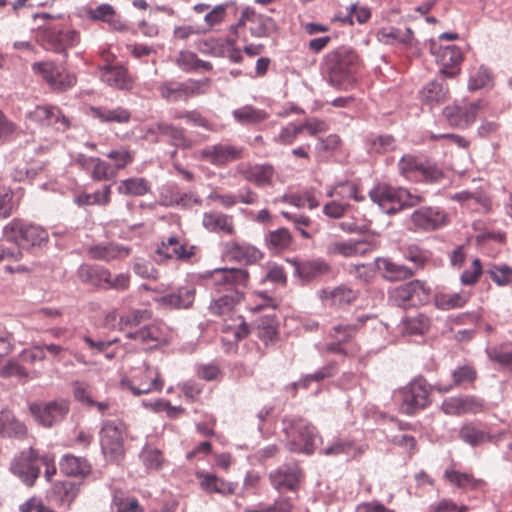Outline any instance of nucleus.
<instances>
[{
    "label": "nucleus",
    "mask_w": 512,
    "mask_h": 512,
    "mask_svg": "<svg viewBox=\"0 0 512 512\" xmlns=\"http://www.w3.org/2000/svg\"><path fill=\"white\" fill-rule=\"evenodd\" d=\"M376 39L385 45H399L402 49L412 53L419 50L418 41L409 27L404 30L393 26L382 27L377 31Z\"/></svg>",
    "instance_id": "6ab92c4d"
},
{
    "label": "nucleus",
    "mask_w": 512,
    "mask_h": 512,
    "mask_svg": "<svg viewBox=\"0 0 512 512\" xmlns=\"http://www.w3.org/2000/svg\"><path fill=\"white\" fill-rule=\"evenodd\" d=\"M423 103L434 106L445 102L449 97V89L446 85L437 81L427 83L420 92Z\"/></svg>",
    "instance_id": "37998d69"
},
{
    "label": "nucleus",
    "mask_w": 512,
    "mask_h": 512,
    "mask_svg": "<svg viewBox=\"0 0 512 512\" xmlns=\"http://www.w3.org/2000/svg\"><path fill=\"white\" fill-rule=\"evenodd\" d=\"M131 249L115 243H105L90 246L87 253L91 259L111 262L129 256Z\"/></svg>",
    "instance_id": "a878e982"
},
{
    "label": "nucleus",
    "mask_w": 512,
    "mask_h": 512,
    "mask_svg": "<svg viewBox=\"0 0 512 512\" xmlns=\"http://www.w3.org/2000/svg\"><path fill=\"white\" fill-rule=\"evenodd\" d=\"M126 427L120 420H106L100 432L103 454L111 461H118L124 456V435Z\"/></svg>",
    "instance_id": "1a4fd4ad"
},
{
    "label": "nucleus",
    "mask_w": 512,
    "mask_h": 512,
    "mask_svg": "<svg viewBox=\"0 0 512 512\" xmlns=\"http://www.w3.org/2000/svg\"><path fill=\"white\" fill-rule=\"evenodd\" d=\"M487 354L490 360L512 371V342L490 348Z\"/></svg>",
    "instance_id": "603ef678"
},
{
    "label": "nucleus",
    "mask_w": 512,
    "mask_h": 512,
    "mask_svg": "<svg viewBox=\"0 0 512 512\" xmlns=\"http://www.w3.org/2000/svg\"><path fill=\"white\" fill-rule=\"evenodd\" d=\"M327 196L335 198L341 203L346 200L354 199L357 202L363 201L364 196L360 193L359 186L353 181H345L331 186L327 191Z\"/></svg>",
    "instance_id": "c9c22d12"
},
{
    "label": "nucleus",
    "mask_w": 512,
    "mask_h": 512,
    "mask_svg": "<svg viewBox=\"0 0 512 512\" xmlns=\"http://www.w3.org/2000/svg\"><path fill=\"white\" fill-rule=\"evenodd\" d=\"M412 305H423L429 302L431 288L424 281L412 280L408 282Z\"/></svg>",
    "instance_id": "052dcab7"
},
{
    "label": "nucleus",
    "mask_w": 512,
    "mask_h": 512,
    "mask_svg": "<svg viewBox=\"0 0 512 512\" xmlns=\"http://www.w3.org/2000/svg\"><path fill=\"white\" fill-rule=\"evenodd\" d=\"M459 437L471 446H478L492 440V437L487 432L477 429L473 425L463 426L460 429Z\"/></svg>",
    "instance_id": "864d4df0"
},
{
    "label": "nucleus",
    "mask_w": 512,
    "mask_h": 512,
    "mask_svg": "<svg viewBox=\"0 0 512 512\" xmlns=\"http://www.w3.org/2000/svg\"><path fill=\"white\" fill-rule=\"evenodd\" d=\"M410 220L415 230L430 231L446 225L447 215L436 208L422 207L412 213Z\"/></svg>",
    "instance_id": "412c9836"
},
{
    "label": "nucleus",
    "mask_w": 512,
    "mask_h": 512,
    "mask_svg": "<svg viewBox=\"0 0 512 512\" xmlns=\"http://www.w3.org/2000/svg\"><path fill=\"white\" fill-rule=\"evenodd\" d=\"M485 408L484 401L475 396L450 397L441 404V410L450 416L476 414Z\"/></svg>",
    "instance_id": "aec40b11"
},
{
    "label": "nucleus",
    "mask_w": 512,
    "mask_h": 512,
    "mask_svg": "<svg viewBox=\"0 0 512 512\" xmlns=\"http://www.w3.org/2000/svg\"><path fill=\"white\" fill-rule=\"evenodd\" d=\"M284 201L298 208L308 207L309 209L317 208L320 204L315 193L310 190L285 196Z\"/></svg>",
    "instance_id": "bf43d9fd"
},
{
    "label": "nucleus",
    "mask_w": 512,
    "mask_h": 512,
    "mask_svg": "<svg viewBox=\"0 0 512 512\" xmlns=\"http://www.w3.org/2000/svg\"><path fill=\"white\" fill-rule=\"evenodd\" d=\"M78 274L82 281L106 289L111 272L102 266L84 264L79 268Z\"/></svg>",
    "instance_id": "72a5a7b5"
},
{
    "label": "nucleus",
    "mask_w": 512,
    "mask_h": 512,
    "mask_svg": "<svg viewBox=\"0 0 512 512\" xmlns=\"http://www.w3.org/2000/svg\"><path fill=\"white\" fill-rule=\"evenodd\" d=\"M302 477L303 472L297 465L283 466L269 474V480L277 490H296Z\"/></svg>",
    "instance_id": "4be33fe9"
},
{
    "label": "nucleus",
    "mask_w": 512,
    "mask_h": 512,
    "mask_svg": "<svg viewBox=\"0 0 512 512\" xmlns=\"http://www.w3.org/2000/svg\"><path fill=\"white\" fill-rule=\"evenodd\" d=\"M266 244L271 251L280 252L290 247L292 236L288 229L279 228L266 235Z\"/></svg>",
    "instance_id": "09e8293b"
},
{
    "label": "nucleus",
    "mask_w": 512,
    "mask_h": 512,
    "mask_svg": "<svg viewBox=\"0 0 512 512\" xmlns=\"http://www.w3.org/2000/svg\"><path fill=\"white\" fill-rule=\"evenodd\" d=\"M70 410L69 401L57 399L49 402H33L29 405L31 415L41 425L52 427L61 422Z\"/></svg>",
    "instance_id": "ddd939ff"
},
{
    "label": "nucleus",
    "mask_w": 512,
    "mask_h": 512,
    "mask_svg": "<svg viewBox=\"0 0 512 512\" xmlns=\"http://www.w3.org/2000/svg\"><path fill=\"white\" fill-rule=\"evenodd\" d=\"M492 86V75L487 68L480 67L469 78L468 89L476 91Z\"/></svg>",
    "instance_id": "69168bd1"
},
{
    "label": "nucleus",
    "mask_w": 512,
    "mask_h": 512,
    "mask_svg": "<svg viewBox=\"0 0 512 512\" xmlns=\"http://www.w3.org/2000/svg\"><path fill=\"white\" fill-rule=\"evenodd\" d=\"M321 297L330 300L333 305L342 306L351 304L357 298V292L346 286H339L334 289H323Z\"/></svg>",
    "instance_id": "c03bdc74"
},
{
    "label": "nucleus",
    "mask_w": 512,
    "mask_h": 512,
    "mask_svg": "<svg viewBox=\"0 0 512 512\" xmlns=\"http://www.w3.org/2000/svg\"><path fill=\"white\" fill-rule=\"evenodd\" d=\"M293 504L288 497H281L271 505L259 504L247 512H292Z\"/></svg>",
    "instance_id": "774afa93"
},
{
    "label": "nucleus",
    "mask_w": 512,
    "mask_h": 512,
    "mask_svg": "<svg viewBox=\"0 0 512 512\" xmlns=\"http://www.w3.org/2000/svg\"><path fill=\"white\" fill-rule=\"evenodd\" d=\"M283 431L290 451L311 455L321 437L309 421L302 417H286L283 419Z\"/></svg>",
    "instance_id": "7ed1b4c3"
},
{
    "label": "nucleus",
    "mask_w": 512,
    "mask_h": 512,
    "mask_svg": "<svg viewBox=\"0 0 512 512\" xmlns=\"http://www.w3.org/2000/svg\"><path fill=\"white\" fill-rule=\"evenodd\" d=\"M40 454L34 448L22 451L11 463V472L27 486H33L40 474Z\"/></svg>",
    "instance_id": "2eb2a0df"
},
{
    "label": "nucleus",
    "mask_w": 512,
    "mask_h": 512,
    "mask_svg": "<svg viewBox=\"0 0 512 512\" xmlns=\"http://www.w3.org/2000/svg\"><path fill=\"white\" fill-rule=\"evenodd\" d=\"M204 279L207 286L223 293L211 302L210 312L217 316H227L244 299L249 274L240 268H217L205 274Z\"/></svg>",
    "instance_id": "f257e3e1"
},
{
    "label": "nucleus",
    "mask_w": 512,
    "mask_h": 512,
    "mask_svg": "<svg viewBox=\"0 0 512 512\" xmlns=\"http://www.w3.org/2000/svg\"><path fill=\"white\" fill-rule=\"evenodd\" d=\"M482 273V263L479 258H475L471 265L462 272L460 282L465 286H473L479 281Z\"/></svg>",
    "instance_id": "338daca9"
},
{
    "label": "nucleus",
    "mask_w": 512,
    "mask_h": 512,
    "mask_svg": "<svg viewBox=\"0 0 512 512\" xmlns=\"http://www.w3.org/2000/svg\"><path fill=\"white\" fill-rule=\"evenodd\" d=\"M296 272L300 278L310 281L331 272L330 265L320 259L307 260L296 264Z\"/></svg>",
    "instance_id": "f704fd0d"
},
{
    "label": "nucleus",
    "mask_w": 512,
    "mask_h": 512,
    "mask_svg": "<svg viewBox=\"0 0 512 512\" xmlns=\"http://www.w3.org/2000/svg\"><path fill=\"white\" fill-rule=\"evenodd\" d=\"M241 176L259 188L273 185L275 170L270 164L249 165L240 171Z\"/></svg>",
    "instance_id": "393cba45"
},
{
    "label": "nucleus",
    "mask_w": 512,
    "mask_h": 512,
    "mask_svg": "<svg viewBox=\"0 0 512 512\" xmlns=\"http://www.w3.org/2000/svg\"><path fill=\"white\" fill-rule=\"evenodd\" d=\"M135 156V151L129 149L126 146H121L112 149L108 153H106V157L113 162V165H111V167L115 169L116 174L119 170H123L127 166L131 165L135 160Z\"/></svg>",
    "instance_id": "de8ad7c7"
},
{
    "label": "nucleus",
    "mask_w": 512,
    "mask_h": 512,
    "mask_svg": "<svg viewBox=\"0 0 512 512\" xmlns=\"http://www.w3.org/2000/svg\"><path fill=\"white\" fill-rule=\"evenodd\" d=\"M150 190L148 181L141 177H131L121 180L117 191L122 195L143 196Z\"/></svg>",
    "instance_id": "a18cd8bd"
},
{
    "label": "nucleus",
    "mask_w": 512,
    "mask_h": 512,
    "mask_svg": "<svg viewBox=\"0 0 512 512\" xmlns=\"http://www.w3.org/2000/svg\"><path fill=\"white\" fill-rule=\"evenodd\" d=\"M375 266L382 277L390 282L403 281L414 275V270L388 257L377 258Z\"/></svg>",
    "instance_id": "b1692460"
},
{
    "label": "nucleus",
    "mask_w": 512,
    "mask_h": 512,
    "mask_svg": "<svg viewBox=\"0 0 512 512\" xmlns=\"http://www.w3.org/2000/svg\"><path fill=\"white\" fill-rule=\"evenodd\" d=\"M362 68L359 55L346 47H338L324 57L323 70L328 82L337 88H342L354 81Z\"/></svg>",
    "instance_id": "f03ea898"
},
{
    "label": "nucleus",
    "mask_w": 512,
    "mask_h": 512,
    "mask_svg": "<svg viewBox=\"0 0 512 512\" xmlns=\"http://www.w3.org/2000/svg\"><path fill=\"white\" fill-rule=\"evenodd\" d=\"M301 133V124L290 122L281 128L279 134L274 137V142L285 146L292 145Z\"/></svg>",
    "instance_id": "0e129e2a"
},
{
    "label": "nucleus",
    "mask_w": 512,
    "mask_h": 512,
    "mask_svg": "<svg viewBox=\"0 0 512 512\" xmlns=\"http://www.w3.org/2000/svg\"><path fill=\"white\" fill-rule=\"evenodd\" d=\"M93 165L91 170V177L95 181H108L117 176L115 169L111 167V164L100 158H91Z\"/></svg>",
    "instance_id": "e2e57ef3"
},
{
    "label": "nucleus",
    "mask_w": 512,
    "mask_h": 512,
    "mask_svg": "<svg viewBox=\"0 0 512 512\" xmlns=\"http://www.w3.org/2000/svg\"><path fill=\"white\" fill-rule=\"evenodd\" d=\"M452 385L441 386L436 385L434 388L440 393L449 392L454 386L473 383L477 379V371L472 365H462L452 371Z\"/></svg>",
    "instance_id": "79ce46f5"
},
{
    "label": "nucleus",
    "mask_w": 512,
    "mask_h": 512,
    "mask_svg": "<svg viewBox=\"0 0 512 512\" xmlns=\"http://www.w3.org/2000/svg\"><path fill=\"white\" fill-rule=\"evenodd\" d=\"M127 337L139 342L146 350L157 349L169 342L168 330L161 322L146 325L133 333H128Z\"/></svg>",
    "instance_id": "a211bd4d"
},
{
    "label": "nucleus",
    "mask_w": 512,
    "mask_h": 512,
    "mask_svg": "<svg viewBox=\"0 0 512 512\" xmlns=\"http://www.w3.org/2000/svg\"><path fill=\"white\" fill-rule=\"evenodd\" d=\"M60 469L68 476L85 477L90 474L91 465L85 458L68 454L61 459Z\"/></svg>",
    "instance_id": "a19ab883"
},
{
    "label": "nucleus",
    "mask_w": 512,
    "mask_h": 512,
    "mask_svg": "<svg viewBox=\"0 0 512 512\" xmlns=\"http://www.w3.org/2000/svg\"><path fill=\"white\" fill-rule=\"evenodd\" d=\"M81 41L80 33L74 29H64L54 25L46 26L41 33V43L46 50L65 54L76 47Z\"/></svg>",
    "instance_id": "9b49d317"
},
{
    "label": "nucleus",
    "mask_w": 512,
    "mask_h": 512,
    "mask_svg": "<svg viewBox=\"0 0 512 512\" xmlns=\"http://www.w3.org/2000/svg\"><path fill=\"white\" fill-rule=\"evenodd\" d=\"M370 198L387 214H395L405 207H412L424 201L422 195H414L403 188L378 184L370 193Z\"/></svg>",
    "instance_id": "20e7f679"
},
{
    "label": "nucleus",
    "mask_w": 512,
    "mask_h": 512,
    "mask_svg": "<svg viewBox=\"0 0 512 512\" xmlns=\"http://www.w3.org/2000/svg\"><path fill=\"white\" fill-rule=\"evenodd\" d=\"M429 49L436 62L441 66L440 73L442 75L454 78L460 73L461 64L464 60L460 47L455 44L442 45V43L431 39Z\"/></svg>",
    "instance_id": "9d476101"
},
{
    "label": "nucleus",
    "mask_w": 512,
    "mask_h": 512,
    "mask_svg": "<svg viewBox=\"0 0 512 512\" xmlns=\"http://www.w3.org/2000/svg\"><path fill=\"white\" fill-rule=\"evenodd\" d=\"M444 479L463 490H476L484 484L483 480L476 479L472 474L456 470L454 464L445 470Z\"/></svg>",
    "instance_id": "7c9ffc66"
},
{
    "label": "nucleus",
    "mask_w": 512,
    "mask_h": 512,
    "mask_svg": "<svg viewBox=\"0 0 512 512\" xmlns=\"http://www.w3.org/2000/svg\"><path fill=\"white\" fill-rule=\"evenodd\" d=\"M3 234L7 241L23 248L41 245L48 240V234L43 228L19 219H14L7 224Z\"/></svg>",
    "instance_id": "6e6552de"
},
{
    "label": "nucleus",
    "mask_w": 512,
    "mask_h": 512,
    "mask_svg": "<svg viewBox=\"0 0 512 512\" xmlns=\"http://www.w3.org/2000/svg\"><path fill=\"white\" fill-rule=\"evenodd\" d=\"M398 168L401 175L412 181L436 182L443 178V172L436 164L411 154L399 160Z\"/></svg>",
    "instance_id": "0eeeda50"
},
{
    "label": "nucleus",
    "mask_w": 512,
    "mask_h": 512,
    "mask_svg": "<svg viewBox=\"0 0 512 512\" xmlns=\"http://www.w3.org/2000/svg\"><path fill=\"white\" fill-rule=\"evenodd\" d=\"M140 460L148 471H158L166 462L163 452L150 445H146L142 449Z\"/></svg>",
    "instance_id": "8fccbe9b"
},
{
    "label": "nucleus",
    "mask_w": 512,
    "mask_h": 512,
    "mask_svg": "<svg viewBox=\"0 0 512 512\" xmlns=\"http://www.w3.org/2000/svg\"><path fill=\"white\" fill-rule=\"evenodd\" d=\"M121 385L129 389L134 395L148 394L153 391H162L164 380L158 368L143 364L133 368L130 376L122 379Z\"/></svg>",
    "instance_id": "423d86ee"
},
{
    "label": "nucleus",
    "mask_w": 512,
    "mask_h": 512,
    "mask_svg": "<svg viewBox=\"0 0 512 512\" xmlns=\"http://www.w3.org/2000/svg\"><path fill=\"white\" fill-rule=\"evenodd\" d=\"M80 490V485L76 482L65 480L53 484L52 494L60 506H70L75 500Z\"/></svg>",
    "instance_id": "ea45409f"
},
{
    "label": "nucleus",
    "mask_w": 512,
    "mask_h": 512,
    "mask_svg": "<svg viewBox=\"0 0 512 512\" xmlns=\"http://www.w3.org/2000/svg\"><path fill=\"white\" fill-rule=\"evenodd\" d=\"M183 82L164 81L158 86V91L163 99L170 102L184 100Z\"/></svg>",
    "instance_id": "13d9d810"
},
{
    "label": "nucleus",
    "mask_w": 512,
    "mask_h": 512,
    "mask_svg": "<svg viewBox=\"0 0 512 512\" xmlns=\"http://www.w3.org/2000/svg\"><path fill=\"white\" fill-rule=\"evenodd\" d=\"M158 132L163 136L170 139L171 144L177 147L188 148L191 146L190 140L185 135V130L181 127H176L173 124L159 122L148 130V133Z\"/></svg>",
    "instance_id": "e433bc0d"
},
{
    "label": "nucleus",
    "mask_w": 512,
    "mask_h": 512,
    "mask_svg": "<svg viewBox=\"0 0 512 512\" xmlns=\"http://www.w3.org/2000/svg\"><path fill=\"white\" fill-rule=\"evenodd\" d=\"M155 254L159 260L189 261L195 255V247L178 236H169L157 245Z\"/></svg>",
    "instance_id": "f3484780"
},
{
    "label": "nucleus",
    "mask_w": 512,
    "mask_h": 512,
    "mask_svg": "<svg viewBox=\"0 0 512 512\" xmlns=\"http://www.w3.org/2000/svg\"><path fill=\"white\" fill-rule=\"evenodd\" d=\"M20 135V127L0 110V145L14 141Z\"/></svg>",
    "instance_id": "6e6d98bb"
},
{
    "label": "nucleus",
    "mask_w": 512,
    "mask_h": 512,
    "mask_svg": "<svg viewBox=\"0 0 512 512\" xmlns=\"http://www.w3.org/2000/svg\"><path fill=\"white\" fill-rule=\"evenodd\" d=\"M152 318V312L149 309H132L119 318L118 327L123 331L128 328L139 326L143 322Z\"/></svg>",
    "instance_id": "3c124183"
},
{
    "label": "nucleus",
    "mask_w": 512,
    "mask_h": 512,
    "mask_svg": "<svg viewBox=\"0 0 512 512\" xmlns=\"http://www.w3.org/2000/svg\"><path fill=\"white\" fill-rule=\"evenodd\" d=\"M234 120L240 125H257L269 118V113L263 109L254 107L253 105H244L232 112Z\"/></svg>",
    "instance_id": "473e14b6"
},
{
    "label": "nucleus",
    "mask_w": 512,
    "mask_h": 512,
    "mask_svg": "<svg viewBox=\"0 0 512 512\" xmlns=\"http://www.w3.org/2000/svg\"><path fill=\"white\" fill-rule=\"evenodd\" d=\"M484 108L482 101L465 103L463 105L452 104L443 109V116L450 126L465 129L471 126L478 113Z\"/></svg>",
    "instance_id": "dca6fc26"
},
{
    "label": "nucleus",
    "mask_w": 512,
    "mask_h": 512,
    "mask_svg": "<svg viewBox=\"0 0 512 512\" xmlns=\"http://www.w3.org/2000/svg\"><path fill=\"white\" fill-rule=\"evenodd\" d=\"M195 298V290L190 287H182L176 293L164 295L158 302L167 308H189Z\"/></svg>",
    "instance_id": "4c0bfd02"
},
{
    "label": "nucleus",
    "mask_w": 512,
    "mask_h": 512,
    "mask_svg": "<svg viewBox=\"0 0 512 512\" xmlns=\"http://www.w3.org/2000/svg\"><path fill=\"white\" fill-rule=\"evenodd\" d=\"M244 156V148L229 143H216L208 145L199 151V158L216 167L227 166Z\"/></svg>",
    "instance_id": "4468645a"
},
{
    "label": "nucleus",
    "mask_w": 512,
    "mask_h": 512,
    "mask_svg": "<svg viewBox=\"0 0 512 512\" xmlns=\"http://www.w3.org/2000/svg\"><path fill=\"white\" fill-rule=\"evenodd\" d=\"M211 79L203 78L199 80L189 79L183 82L184 100L207 94L211 87Z\"/></svg>",
    "instance_id": "5fc2aeb1"
},
{
    "label": "nucleus",
    "mask_w": 512,
    "mask_h": 512,
    "mask_svg": "<svg viewBox=\"0 0 512 512\" xmlns=\"http://www.w3.org/2000/svg\"><path fill=\"white\" fill-rule=\"evenodd\" d=\"M431 387L424 377H416L403 388L394 392L400 411L412 415L431 403Z\"/></svg>",
    "instance_id": "39448f33"
},
{
    "label": "nucleus",
    "mask_w": 512,
    "mask_h": 512,
    "mask_svg": "<svg viewBox=\"0 0 512 512\" xmlns=\"http://www.w3.org/2000/svg\"><path fill=\"white\" fill-rule=\"evenodd\" d=\"M0 434L7 437L23 438L27 434V427L14 416L12 411L4 409L0 412Z\"/></svg>",
    "instance_id": "2f4dec72"
},
{
    "label": "nucleus",
    "mask_w": 512,
    "mask_h": 512,
    "mask_svg": "<svg viewBox=\"0 0 512 512\" xmlns=\"http://www.w3.org/2000/svg\"><path fill=\"white\" fill-rule=\"evenodd\" d=\"M431 325V320L423 313L407 317L402 322V331L409 335H423Z\"/></svg>",
    "instance_id": "49530a36"
},
{
    "label": "nucleus",
    "mask_w": 512,
    "mask_h": 512,
    "mask_svg": "<svg viewBox=\"0 0 512 512\" xmlns=\"http://www.w3.org/2000/svg\"><path fill=\"white\" fill-rule=\"evenodd\" d=\"M203 226L211 232H223L232 235L235 232L233 217L220 212L204 213Z\"/></svg>",
    "instance_id": "c756f323"
},
{
    "label": "nucleus",
    "mask_w": 512,
    "mask_h": 512,
    "mask_svg": "<svg viewBox=\"0 0 512 512\" xmlns=\"http://www.w3.org/2000/svg\"><path fill=\"white\" fill-rule=\"evenodd\" d=\"M326 456L352 455L353 457L360 455L362 451L356 448L350 440L338 439L322 452Z\"/></svg>",
    "instance_id": "4d7b16f0"
},
{
    "label": "nucleus",
    "mask_w": 512,
    "mask_h": 512,
    "mask_svg": "<svg viewBox=\"0 0 512 512\" xmlns=\"http://www.w3.org/2000/svg\"><path fill=\"white\" fill-rule=\"evenodd\" d=\"M101 78L109 86L119 90H130L134 83L123 66L105 65L101 69Z\"/></svg>",
    "instance_id": "bb28decb"
},
{
    "label": "nucleus",
    "mask_w": 512,
    "mask_h": 512,
    "mask_svg": "<svg viewBox=\"0 0 512 512\" xmlns=\"http://www.w3.org/2000/svg\"><path fill=\"white\" fill-rule=\"evenodd\" d=\"M470 293L460 292H438L434 296V304L441 310L462 308L469 300Z\"/></svg>",
    "instance_id": "58836bf2"
},
{
    "label": "nucleus",
    "mask_w": 512,
    "mask_h": 512,
    "mask_svg": "<svg viewBox=\"0 0 512 512\" xmlns=\"http://www.w3.org/2000/svg\"><path fill=\"white\" fill-rule=\"evenodd\" d=\"M196 478L199 480L200 488L207 494L217 493L229 496L235 494L237 489L236 483L226 481L206 471H197Z\"/></svg>",
    "instance_id": "5701e85b"
},
{
    "label": "nucleus",
    "mask_w": 512,
    "mask_h": 512,
    "mask_svg": "<svg viewBox=\"0 0 512 512\" xmlns=\"http://www.w3.org/2000/svg\"><path fill=\"white\" fill-rule=\"evenodd\" d=\"M32 70L41 76L53 90L65 91L76 83V77L73 74L52 61L35 62L32 64Z\"/></svg>",
    "instance_id": "f8f14e48"
},
{
    "label": "nucleus",
    "mask_w": 512,
    "mask_h": 512,
    "mask_svg": "<svg viewBox=\"0 0 512 512\" xmlns=\"http://www.w3.org/2000/svg\"><path fill=\"white\" fill-rule=\"evenodd\" d=\"M362 243L355 241H335L328 245L327 253L330 255H342L351 257L360 252Z\"/></svg>",
    "instance_id": "680f3d73"
},
{
    "label": "nucleus",
    "mask_w": 512,
    "mask_h": 512,
    "mask_svg": "<svg viewBox=\"0 0 512 512\" xmlns=\"http://www.w3.org/2000/svg\"><path fill=\"white\" fill-rule=\"evenodd\" d=\"M90 111L94 118L103 123L125 124L131 119V112L122 106H92Z\"/></svg>",
    "instance_id": "c85d7f7f"
},
{
    "label": "nucleus",
    "mask_w": 512,
    "mask_h": 512,
    "mask_svg": "<svg viewBox=\"0 0 512 512\" xmlns=\"http://www.w3.org/2000/svg\"><path fill=\"white\" fill-rule=\"evenodd\" d=\"M225 253L230 259L244 264L255 263L262 256L261 252L254 246L246 243H238L236 241L226 243Z\"/></svg>",
    "instance_id": "cd10ccee"
}]
</instances>
